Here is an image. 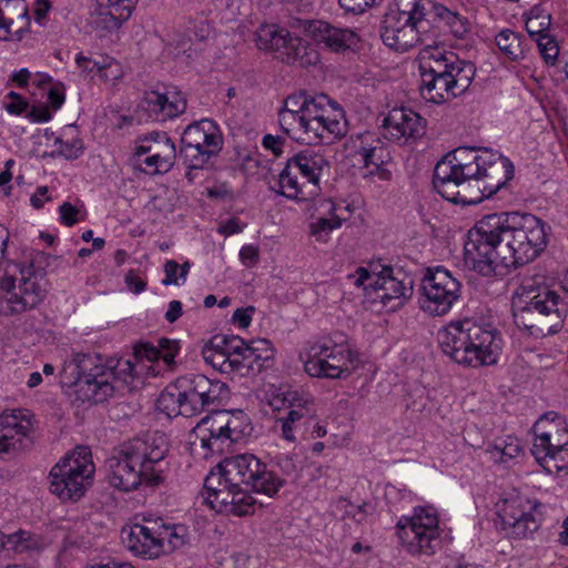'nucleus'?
<instances>
[{
	"label": "nucleus",
	"mask_w": 568,
	"mask_h": 568,
	"mask_svg": "<svg viewBox=\"0 0 568 568\" xmlns=\"http://www.w3.org/2000/svg\"><path fill=\"white\" fill-rule=\"evenodd\" d=\"M75 63L83 72L88 74L98 73L100 75L102 68L101 59L92 60L91 58L84 57L80 53L75 57Z\"/></svg>",
	"instance_id": "59"
},
{
	"label": "nucleus",
	"mask_w": 568,
	"mask_h": 568,
	"mask_svg": "<svg viewBox=\"0 0 568 568\" xmlns=\"http://www.w3.org/2000/svg\"><path fill=\"white\" fill-rule=\"evenodd\" d=\"M168 452L164 435L158 433L122 444L108 459L110 485L122 491L135 490L142 485H161L165 478Z\"/></svg>",
	"instance_id": "5"
},
{
	"label": "nucleus",
	"mask_w": 568,
	"mask_h": 568,
	"mask_svg": "<svg viewBox=\"0 0 568 568\" xmlns=\"http://www.w3.org/2000/svg\"><path fill=\"white\" fill-rule=\"evenodd\" d=\"M281 55L284 62L302 68L316 65L320 62L317 50L302 38L292 37L291 33L281 51Z\"/></svg>",
	"instance_id": "30"
},
{
	"label": "nucleus",
	"mask_w": 568,
	"mask_h": 568,
	"mask_svg": "<svg viewBox=\"0 0 568 568\" xmlns=\"http://www.w3.org/2000/svg\"><path fill=\"white\" fill-rule=\"evenodd\" d=\"M161 517L143 516L131 525L123 527L121 535L125 547L136 556L145 559L164 555V546L160 536Z\"/></svg>",
	"instance_id": "20"
},
{
	"label": "nucleus",
	"mask_w": 568,
	"mask_h": 568,
	"mask_svg": "<svg viewBox=\"0 0 568 568\" xmlns=\"http://www.w3.org/2000/svg\"><path fill=\"white\" fill-rule=\"evenodd\" d=\"M161 349H159V345L154 346L150 343H139L134 347V355L136 358L146 359L149 362H154L160 359Z\"/></svg>",
	"instance_id": "54"
},
{
	"label": "nucleus",
	"mask_w": 568,
	"mask_h": 568,
	"mask_svg": "<svg viewBox=\"0 0 568 568\" xmlns=\"http://www.w3.org/2000/svg\"><path fill=\"white\" fill-rule=\"evenodd\" d=\"M12 20L7 19L0 10V40L3 41H20L23 38V29L19 28L14 31L11 30Z\"/></svg>",
	"instance_id": "53"
},
{
	"label": "nucleus",
	"mask_w": 568,
	"mask_h": 568,
	"mask_svg": "<svg viewBox=\"0 0 568 568\" xmlns=\"http://www.w3.org/2000/svg\"><path fill=\"white\" fill-rule=\"evenodd\" d=\"M32 416L23 409L0 415V458L17 454L32 445Z\"/></svg>",
	"instance_id": "22"
},
{
	"label": "nucleus",
	"mask_w": 568,
	"mask_h": 568,
	"mask_svg": "<svg viewBox=\"0 0 568 568\" xmlns=\"http://www.w3.org/2000/svg\"><path fill=\"white\" fill-rule=\"evenodd\" d=\"M550 26V16L538 12V9H532L530 16L526 20V30L532 37H540L546 34Z\"/></svg>",
	"instance_id": "48"
},
{
	"label": "nucleus",
	"mask_w": 568,
	"mask_h": 568,
	"mask_svg": "<svg viewBox=\"0 0 568 568\" xmlns=\"http://www.w3.org/2000/svg\"><path fill=\"white\" fill-rule=\"evenodd\" d=\"M349 148L353 150V155L358 158L365 168L374 166L377 171H381L382 165L389 159V153L384 143L371 132L352 136Z\"/></svg>",
	"instance_id": "28"
},
{
	"label": "nucleus",
	"mask_w": 568,
	"mask_h": 568,
	"mask_svg": "<svg viewBox=\"0 0 568 568\" xmlns=\"http://www.w3.org/2000/svg\"><path fill=\"white\" fill-rule=\"evenodd\" d=\"M565 450H546L540 453V456H535L536 460L544 467L549 474H559L567 469V462L562 458L561 454Z\"/></svg>",
	"instance_id": "45"
},
{
	"label": "nucleus",
	"mask_w": 568,
	"mask_h": 568,
	"mask_svg": "<svg viewBox=\"0 0 568 568\" xmlns=\"http://www.w3.org/2000/svg\"><path fill=\"white\" fill-rule=\"evenodd\" d=\"M348 278L357 287L372 290L375 293L374 300H379L390 308L402 306L413 294V281L400 272L395 275L390 266L372 264L358 267Z\"/></svg>",
	"instance_id": "14"
},
{
	"label": "nucleus",
	"mask_w": 568,
	"mask_h": 568,
	"mask_svg": "<svg viewBox=\"0 0 568 568\" xmlns=\"http://www.w3.org/2000/svg\"><path fill=\"white\" fill-rule=\"evenodd\" d=\"M60 219L65 226H72L81 219L79 217L80 211L78 207L69 202H64L59 207Z\"/></svg>",
	"instance_id": "55"
},
{
	"label": "nucleus",
	"mask_w": 568,
	"mask_h": 568,
	"mask_svg": "<svg viewBox=\"0 0 568 568\" xmlns=\"http://www.w3.org/2000/svg\"><path fill=\"white\" fill-rule=\"evenodd\" d=\"M254 312V307L250 306L247 308H237L233 313V322L237 323L240 327L245 328L251 324L252 317L251 314Z\"/></svg>",
	"instance_id": "64"
},
{
	"label": "nucleus",
	"mask_w": 568,
	"mask_h": 568,
	"mask_svg": "<svg viewBox=\"0 0 568 568\" xmlns=\"http://www.w3.org/2000/svg\"><path fill=\"white\" fill-rule=\"evenodd\" d=\"M560 296L546 285L544 277H525L513 300L516 325L535 337L558 332L566 316Z\"/></svg>",
	"instance_id": "9"
},
{
	"label": "nucleus",
	"mask_w": 568,
	"mask_h": 568,
	"mask_svg": "<svg viewBox=\"0 0 568 568\" xmlns=\"http://www.w3.org/2000/svg\"><path fill=\"white\" fill-rule=\"evenodd\" d=\"M307 32L318 47L335 53L354 50L359 41L357 33L353 30L338 28L322 20L311 21Z\"/></svg>",
	"instance_id": "25"
},
{
	"label": "nucleus",
	"mask_w": 568,
	"mask_h": 568,
	"mask_svg": "<svg viewBox=\"0 0 568 568\" xmlns=\"http://www.w3.org/2000/svg\"><path fill=\"white\" fill-rule=\"evenodd\" d=\"M285 139L280 135L265 134L262 139V146L271 151L275 156H280L283 153V146Z\"/></svg>",
	"instance_id": "58"
},
{
	"label": "nucleus",
	"mask_w": 568,
	"mask_h": 568,
	"mask_svg": "<svg viewBox=\"0 0 568 568\" xmlns=\"http://www.w3.org/2000/svg\"><path fill=\"white\" fill-rule=\"evenodd\" d=\"M164 554L182 548L190 540V532L186 526L181 524L169 525L162 519L160 529Z\"/></svg>",
	"instance_id": "40"
},
{
	"label": "nucleus",
	"mask_w": 568,
	"mask_h": 568,
	"mask_svg": "<svg viewBox=\"0 0 568 568\" xmlns=\"http://www.w3.org/2000/svg\"><path fill=\"white\" fill-rule=\"evenodd\" d=\"M541 503L519 494H510L496 503L498 525L513 539H524L536 532L542 521Z\"/></svg>",
	"instance_id": "16"
},
{
	"label": "nucleus",
	"mask_w": 568,
	"mask_h": 568,
	"mask_svg": "<svg viewBox=\"0 0 568 568\" xmlns=\"http://www.w3.org/2000/svg\"><path fill=\"white\" fill-rule=\"evenodd\" d=\"M523 448L520 440L511 436L496 439L488 448L490 457L498 463H507L508 460L519 456Z\"/></svg>",
	"instance_id": "42"
},
{
	"label": "nucleus",
	"mask_w": 568,
	"mask_h": 568,
	"mask_svg": "<svg viewBox=\"0 0 568 568\" xmlns=\"http://www.w3.org/2000/svg\"><path fill=\"white\" fill-rule=\"evenodd\" d=\"M44 275L32 263L20 266L4 262L0 273V314H21L36 308L47 294Z\"/></svg>",
	"instance_id": "11"
},
{
	"label": "nucleus",
	"mask_w": 568,
	"mask_h": 568,
	"mask_svg": "<svg viewBox=\"0 0 568 568\" xmlns=\"http://www.w3.org/2000/svg\"><path fill=\"white\" fill-rule=\"evenodd\" d=\"M283 403L288 409L291 420L308 424L316 415L314 399L308 394L287 390L283 394Z\"/></svg>",
	"instance_id": "31"
},
{
	"label": "nucleus",
	"mask_w": 568,
	"mask_h": 568,
	"mask_svg": "<svg viewBox=\"0 0 568 568\" xmlns=\"http://www.w3.org/2000/svg\"><path fill=\"white\" fill-rule=\"evenodd\" d=\"M180 264L174 260H169L164 264L165 277L162 280V284L169 285H181L183 284L180 278Z\"/></svg>",
	"instance_id": "56"
},
{
	"label": "nucleus",
	"mask_w": 568,
	"mask_h": 568,
	"mask_svg": "<svg viewBox=\"0 0 568 568\" xmlns=\"http://www.w3.org/2000/svg\"><path fill=\"white\" fill-rule=\"evenodd\" d=\"M135 156L145 173H166L176 158L175 144L165 132H152L141 140Z\"/></svg>",
	"instance_id": "21"
},
{
	"label": "nucleus",
	"mask_w": 568,
	"mask_h": 568,
	"mask_svg": "<svg viewBox=\"0 0 568 568\" xmlns=\"http://www.w3.org/2000/svg\"><path fill=\"white\" fill-rule=\"evenodd\" d=\"M206 143L199 145L182 144L180 148V156L183 163L191 170L204 169L212 156H215L220 151L212 148H205Z\"/></svg>",
	"instance_id": "37"
},
{
	"label": "nucleus",
	"mask_w": 568,
	"mask_h": 568,
	"mask_svg": "<svg viewBox=\"0 0 568 568\" xmlns=\"http://www.w3.org/2000/svg\"><path fill=\"white\" fill-rule=\"evenodd\" d=\"M227 410H213L209 416L204 417L194 428L196 437L200 439L203 448L211 453H223L225 444H227L225 422Z\"/></svg>",
	"instance_id": "27"
},
{
	"label": "nucleus",
	"mask_w": 568,
	"mask_h": 568,
	"mask_svg": "<svg viewBox=\"0 0 568 568\" xmlns=\"http://www.w3.org/2000/svg\"><path fill=\"white\" fill-rule=\"evenodd\" d=\"M400 545L413 556H432L440 542L437 511L432 506L416 507L412 516L396 524Z\"/></svg>",
	"instance_id": "15"
},
{
	"label": "nucleus",
	"mask_w": 568,
	"mask_h": 568,
	"mask_svg": "<svg viewBox=\"0 0 568 568\" xmlns=\"http://www.w3.org/2000/svg\"><path fill=\"white\" fill-rule=\"evenodd\" d=\"M55 145L58 146L57 152L67 160L78 159L83 152V143L77 136L57 138Z\"/></svg>",
	"instance_id": "46"
},
{
	"label": "nucleus",
	"mask_w": 568,
	"mask_h": 568,
	"mask_svg": "<svg viewBox=\"0 0 568 568\" xmlns=\"http://www.w3.org/2000/svg\"><path fill=\"white\" fill-rule=\"evenodd\" d=\"M329 169L327 159L314 150H303L287 160L278 174V193L287 199L308 201L320 194V179Z\"/></svg>",
	"instance_id": "12"
},
{
	"label": "nucleus",
	"mask_w": 568,
	"mask_h": 568,
	"mask_svg": "<svg viewBox=\"0 0 568 568\" xmlns=\"http://www.w3.org/2000/svg\"><path fill=\"white\" fill-rule=\"evenodd\" d=\"M101 72L100 78L105 82H112L122 77L120 64L112 58L102 57L101 58Z\"/></svg>",
	"instance_id": "52"
},
{
	"label": "nucleus",
	"mask_w": 568,
	"mask_h": 568,
	"mask_svg": "<svg viewBox=\"0 0 568 568\" xmlns=\"http://www.w3.org/2000/svg\"><path fill=\"white\" fill-rule=\"evenodd\" d=\"M184 398L185 417L214 409L229 396L225 383L202 374H186L178 378Z\"/></svg>",
	"instance_id": "19"
},
{
	"label": "nucleus",
	"mask_w": 568,
	"mask_h": 568,
	"mask_svg": "<svg viewBox=\"0 0 568 568\" xmlns=\"http://www.w3.org/2000/svg\"><path fill=\"white\" fill-rule=\"evenodd\" d=\"M51 8V3L49 0H34L33 3V17L34 21L43 26L47 20L48 12Z\"/></svg>",
	"instance_id": "60"
},
{
	"label": "nucleus",
	"mask_w": 568,
	"mask_h": 568,
	"mask_svg": "<svg viewBox=\"0 0 568 568\" xmlns=\"http://www.w3.org/2000/svg\"><path fill=\"white\" fill-rule=\"evenodd\" d=\"M496 44L505 55L514 61L524 59L528 49L525 37L509 29L501 30L496 36Z\"/></svg>",
	"instance_id": "32"
},
{
	"label": "nucleus",
	"mask_w": 568,
	"mask_h": 568,
	"mask_svg": "<svg viewBox=\"0 0 568 568\" xmlns=\"http://www.w3.org/2000/svg\"><path fill=\"white\" fill-rule=\"evenodd\" d=\"M277 422L281 423L282 436L288 442H294L295 440L294 432H295V429L298 428L301 422L291 420L290 415H287L286 417L280 418Z\"/></svg>",
	"instance_id": "61"
},
{
	"label": "nucleus",
	"mask_w": 568,
	"mask_h": 568,
	"mask_svg": "<svg viewBox=\"0 0 568 568\" xmlns=\"http://www.w3.org/2000/svg\"><path fill=\"white\" fill-rule=\"evenodd\" d=\"M94 465L88 447H77L50 470V491L61 500L80 499L91 484Z\"/></svg>",
	"instance_id": "13"
},
{
	"label": "nucleus",
	"mask_w": 568,
	"mask_h": 568,
	"mask_svg": "<svg viewBox=\"0 0 568 568\" xmlns=\"http://www.w3.org/2000/svg\"><path fill=\"white\" fill-rule=\"evenodd\" d=\"M547 246L545 223L529 213L499 212L483 216L468 231L465 263L481 276L497 275L532 262Z\"/></svg>",
	"instance_id": "1"
},
{
	"label": "nucleus",
	"mask_w": 568,
	"mask_h": 568,
	"mask_svg": "<svg viewBox=\"0 0 568 568\" xmlns=\"http://www.w3.org/2000/svg\"><path fill=\"white\" fill-rule=\"evenodd\" d=\"M425 120L408 108H394L383 119L385 139L400 144L416 140L425 132Z\"/></svg>",
	"instance_id": "24"
},
{
	"label": "nucleus",
	"mask_w": 568,
	"mask_h": 568,
	"mask_svg": "<svg viewBox=\"0 0 568 568\" xmlns=\"http://www.w3.org/2000/svg\"><path fill=\"white\" fill-rule=\"evenodd\" d=\"M462 284L444 267L427 270L422 280V310L432 316L447 314L459 300Z\"/></svg>",
	"instance_id": "18"
},
{
	"label": "nucleus",
	"mask_w": 568,
	"mask_h": 568,
	"mask_svg": "<svg viewBox=\"0 0 568 568\" xmlns=\"http://www.w3.org/2000/svg\"><path fill=\"white\" fill-rule=\"evenodd\" d=\"M435 17L442 21L449 32L457 39H463L470 31V22L466 17L452 11L443 4L434 3Z\"/></svg>",
	"instance_id": "35"
},
{
	"label": "nucleus",
	"mask_w": 568,
	"mask_h": 568,
	"mask_svg": "<svg viewBox=\"0 0 568 568\" xmlns=\"http://www.w3.org/2000/svg\"><path fill=\"white\" fill-rule=\"evenodd\" d=\"M304 368L312 377L345 378L354 369V353L348 345L329 338L315 341L304 353Z\"/></svg>",
	"instance_id": "17"
},
{
	"label": "nucleus",
	"mask_w": 568,
	"mask_h": 568,
	"mask_svg": "<svg viewBox=\"0 0 568 568\" xmlns=\"http://www.w3.org/2000/svg\"><path fill=\"white\" fill-rule=\"evenodd\" d=\"M273 467H276L283 476L295 478L298 474L300 466L294 454L278 455L273 459Z\"/></svg>",
	"instance_id": "49"
},
{
	"label": "nucleus",
	"mask_w": 568,
	"mask_h": 568,
	"mask_svg": "<svg viewBox=\"0 0 568 568\" xmlns=\"http://www.w3.org/2000/svg\"><path fill=\"white\" fill-rule=\"evenodd\" d=\"M159 349H161L160 358L168 367H172L175 364L174 358L180 352L179 342L176 339L162 337L159 339Z\"/></svg>",
	"instance_id": "50"
},
{
	"label": "nucleus",
	"mask_w": 568,
	"mask_h": 568,
	"mask_svg": "<svg viewBox=\"0 0 568 568\" xmlns=\"http://www.w3.org/2000/svg\"><path fill=\"white\" fill-rule=\"evenodd\" d=\"M290 32L275 24H263L255 33L256 45L265 51H282Z\"/></svg>",
	"instance_id": "34"
},
{
	"label": "nucleus",
	"mask_w": 568,
	"mask_h": 568,
	"mask_svg": "<svg viewBox=\"0 0 568 568\" xmlns=\"http://www.w3.org/2000/svg\"><path fill=\"white\" fill-rule=\"evenodd\" d=\"M225 422L229 424L225 427L227 443H235L246 435L248 428L247 417L242 412L236 414L227 412Z\"/></svg>",
	"instance_id": "44"
},
{
	"label": "nucleus",
	"mask_w": 568,
	"mask_h": 568,
	"mask_svg": "<svg viewBox=\"0 0 568 568\" xmlns=\"http://www.w3.org/2000/svg\"><path fill=\"white\" fill-rule=\"evenodd\" d=\"M429 4V0H395L382 21L379 33L384 44L399 52L419 43L429 44L430 23L425 18Z\"/></svg>",
	"instance_id": "10"
},
{
	"label": "nucleus",
	"mask_w": 568,
	"mask_h": 568,
	"mask_svg": "<svg viewBox=\"0 0 568 568\" xmlns=\"http://www.w3.org/2000/svg\"><path fill=\"white\" fill-rule=\"evenodd\" d=\"M158 408L169 417L182 415L185 417L184 398L182 390L179 389L178 379L169 385L159 396Z\"/></svg>",
	"instance_id": "38"
},
{
	"label": "nucleus",
	"mask_w": 568,
	"mask_h": 568,
	"mask_svg": "<svg viewBox=\"0 0 568 568\" xmlns=\"http://www.w3.org/2000/svg\"><path fill=\"white\" fill-rule=\"evenodd\" d=\"M438 343L454 363L471 368L496 364L503 348V338L496 328L470 318L450 322L442 328Z\"/></svg>",
	"instance_id": "8"
},
{
	"label": "nucleus",
	"mask_w": 568,
	"mask_h": 568,
	"mask_svg": "<svg viewBox=\"0 0 568 568\" xmlns=\"http://www.w3.org/2000/svg\"><path fill=\"white\" fill-rule=\"evenodd\" d=\"M133 369L130 361H119L113 367L103 365L99 355L74 353L65 361L61 377L64 384L74 387L79 400L97 404L106 400L122 385H129Z\"/></svg>",
	"instance_id": "7"
},
{
	"label": "nucleus",
	"mask_w": 568,
	"mask_h": 568,
	"mask_svg": "<svg viewBox=\"0 0 568 568\" xmlns=\"http://www.w3.org/2000/svg\"><path fill=\"white\" fill-rule=\"evenodd\" d=\"M536 43L545 62L555 65L559 54V47L556 40L549 33H546L536 38Z\"/></svg>",
	"instance_id": "47"
},
{
	"label": "nucleus",
	"mask_w": 568,
	"mask_h": 568,
	"mask_svg": "<svg viewBox=\"0 0 568 568\" xmlns=\"http://www.w3.org/2000/svg\"><path fill=\"white\" fill-rule=\"evenodd\" d=\"M342 225V220L332 214L331 217H320L314 223L311 224V233L316 236L318 240L322 239V234H327L328 232L337 229Z\"/></svg>",
	"instance_id": "51"
},
{
	"label": "nucleus",
	"mask_w": 568,
	"mask_h": 568,
	"mask_svg": "<svg viewBox=\"0 0 568 568\" xmlns=\"http://www.w3.org/2000/svg\"><path fill=\"white\" fill-rule=\"evenodd\" d=\"M142 106L158 120L175 118L186 109V100L181 92L172 89L165 92L158 90L144 93Z\"/></svg>",
	"instance_id": "26"
},
{
	"label": "nucleus",
	"mask_w": 568,
	"mask_h": 568,
	"mask_svg": "<svg viewBox=\"0 0 568 568\" xmlns=\"http://www.w3.org/2000/svg\"><path fill=\"white\" fill-rule=\"evenodd\" d=\"M1 545L16 554H24L40 550L42 547L41 538L28 531H17L14 534L2 535Z\"/></svg>",
	"instance_id": "36"
},
{
	"label": "nucleus",
	"mask_w": 568,
	"mask_h": 568,
	"mask_svg": "<svg viewBox=\"0 0 568 568\" xmlns=\"http://www.w3.org/2000/svg\"><path fill=\"white\" fill-rule=\"evenodd\" d=\"M240 258L245 266H253L258 262V248L253 245H245L240 251Z\"/></svg>",
	"instance_id": "62"
},
{
	"label": "nucleus",
	"mask_w": 568,
	"mask_h": 568,
	"mask_svg": "<svg viewBox=\"0 0 568 568\" xmlns=\"http://www.w3.org/2000/svg\"><path fill=\"white\" fill-rule=\"evenodd\" d=\"M274 356V348L266 338H256L246 343L244 348V368L253 369L256 365L261 369L265 362L272 359Z\"/></svg>",
	"instance_id": "33"
},
{
	"label": "nucleus",
	"mask_w": 568,
	"mask_h": 568,
	"mask_svg": "<svg viewBox=\"0 0 568 568\" xmlns=\"http://www.w3.org/2000/svg\"><path fill=\"white\" fill-rule=\"evenodd\" d=\"M535 436L531 454L540 456L546 450H565L568 445V422L555 412L545 413L532 427Z\"/></svg>",
	"instance_id": "23"
},
{
	"label": "nucleus",
	"mask_w": 568,
	"mask_h": 568,
	"mask_svg": "<svg viewBox=\"0 0 568 568\" xmlns=\"http://www.w3.org/2000/svg\"><path fill=\"white\" fill-rule=\"evenodd\" d=\"M282 132L291 140L312 145L344 138L348 125L344 111L327 95L290 94L277 111Z\"/></svg>",
	"instance_id": "4"
},
{
	"label": "nucleus",
	"mask_w": 568,
	"mask_h": 568,
	"mask_svg": "<svg viewBox=\"0 0 568 568\" xmlns=\"http://www.w3.org/2000/svg\"><path fill=\"white\" fill-rule=\"evenodd\" d=\"M125 284L135 294L143 292L146 288V282L143 281L135 271L130 270L125 275Z\"/></svg>",
	"instance_id": "63"
},
{
	"label": "nucleus",
	"mask_w": 568,
	"mask_h": 568,
	"mask_svg": "<svg viewBox=\"0 0 568 568\" xmlns=\"http://www.w3.org/2000/svg\"><path fill=\"white\" fill-rule=\"evenodd\" d=\"M285 479L252 454L236 455L224 459L205 478L207 501L221 513L236 516L253 514L255 498L248 493L274 497L284 486Z\"/></svg>",
	"instance_id": "3"
},
{
	"label": "nucleus",
	"mask_w": 568,
	"mask_h": 568,
	"mask_svg": "<svg viewBox=\"0 0 568 568\" xmlns=\"http://www.w3.org/2000/svg\"><path fill=\"white\" fill-rule=\"evenodd\" d=\"M203 356L206 363L221 373L230 374L240 371V362L230 359L221 349L212 343L203 349Z\"/></svg>",
	"instance_id": "43"
},
{
	"label": "nucleus",
	"mask_w": 568,
	"mask_h": 568,
	"mask_svg": "<svg viewBox=\"0 0 568 568\" xmlns=\"http://www.w3.org/2000/svg\"><path fill=\"white\" fill-rule=\"evenodd\" d=\"M212 345L221 349L230 359L240 362V371L244 368V348L246 342L243 338L234 335L214 336L212 338Z\"/></svg>",
	"instance_id": "41"
},
{
	"label": "nucleus",
	"mask_w": 568,
	"mask_h": 568,
	"mask_svg": "<svg viewBox=\"0 0 568 568\" xmlns=\"http://www.w3.org/2000/svg\"><path fill=\"white\" fill-rule=\"evenodd\" d=\"M97 3L101 14L110 17L112 27H120L130 18L136 0H97Z\"/></svg>",
	"instance_id": "39"
},
{
	"label": "nucleus",
	"mask_w": 568,
	"mask_h": 568,
	"mask_svg": "<svg viewBox=\"0 0 568 568\" xmlns=\"http://www.w3.org/2000/svg\"><path fill=\"white\" fill-rule=\"evenodd\" d=\"M423 98L436 104L449 102L463 95L473 83L476 68L444 47L426 44L419 53Z\"/></svg>",
	"instance_id": "6"
},
{
	"label": "nucleus",
	"mask_w": 568,
	"mask_h": 568,
	"mask_svg": "<svg viewBox=\"0 0 568 568\" xmlns=\"http://www.w3.org/2000/svg\"><path fill=\"white\" fill-rule=\"evenodd\" d=\"M181 143L189 145L206 143L205 148L221 151L223 139L215 122L203 119L186 126L182 134Z\"/></svg>",
	"instance_id": "29"
},
{
	"label": "nucleus",
	"mask_w": 568,
	"mask_h": 568,
	"mask_svg": "<svg viewBox=\"0 0 568 568\" xmlns=\"http://www.w3.org/2000/svg\"><path fill=\"white\" fill-rule=\"evenodd\" d=\"M382 0H338L342 8L353 13H363Z\"/></svg>",
	"instance_id": "57"
},
{
	"label": "nucleus",
	"mask_w": 568,
	"mask_h": 568,
	"mask_svg": "<svg viewBox=\"0 0 568 568\" xmlns=\"http://www.w3.org/2000/svg\"><path fill=\"white\" fill-rule=\"evenodd\" d=\"M514 176L513 163L501 154L484 149L460 148L439 161L433 184L446 200L475 205L496 194Z\"/></svg>",
	"instance_id": "2"
}]
</instances>
